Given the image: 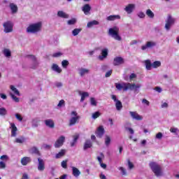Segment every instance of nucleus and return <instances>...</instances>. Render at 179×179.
I'll use <instances>...</instances> for the list:
<instances>
[{
	"instance_id": "62",
	"label": "nucleus",
	"mask_w": 179,
	"mask_h": 179,
	"mask_svg": "<svg viewBox=\"0 0 179 179\" xmlns=\"http://www.w3.org/2000/svg\"><path fill=\"white\" fill-rule=\"evenodd\" d=\"M128 166L129 170H132V169H134V164H132V162H131L129 160L128 161Z\"/></svg>"
},
{
	"instance_id": "45",
	"label": "nucleus",
	"mask_w": 179,
	"mask_h": 179,
	"mask_svg": "<svg viewBox=\"0 0 179 179\" xmlns=\"http://www.w3.org/2000/svg\"><path fill=\"white\" fill-rule=\"evenodd\" d=\"M69 65V61H68V60H63L62 62V66L64 69H66V68H68Z\"/></svg>"
},
{
	"instance_id": "28",
	"label": "nucleus",
	"mask_w": 179,
	"mask_h": 179,
	"mask_svg": "<svg viewBox=\"0 0 179 179\" xmlns=\"http://www.w3.org/2000/svg\"><path fill=\"white\" fill-rule=\"evenodd\" d=\"M79 95L81 96L80 101L83 103V101H85V99L86 97H89V92H79Z\"/></svg>"
},
{
	"instance_id": "36",
	"label": "nucleus",
	"mask_w": 179,
	"mask_h": 179,
	"mask_svg": "<svg viewBox=\"0 0 179 179\" xmlns=\"http://www.w3.org/2000/svg\"><path fill=\"white\" fill-rule=\"evenodd\" d=\"M9 94L12 100H13V101H15V103H19V101H20V99L17 98V96H15L13 92H9Z\"/></svg>"
},
{
	"instance_id": "11",
	"label": "nucleus",
	"mask_w": 179,
	"mask_h": 179,
	"mask_svg": "<svg viewBox=\"0 0 179 179\" xmlns=\"http://www.w3.org/2000/svg\"><path fill=\"white\" fill-rule=\"evenodd\" d=\"M135 8H136V5L134 3H129L124 8V10L128 15H131V13L135 10Z\"/></svg>"
},
{
	"instance_id": "23",
	"label": "nucleus",
	"mask_w": 179,
	"mask_h": 179,
	"mask_svg": "<svg viewBox=\"0 0 179 179\" xmlns=\"http://www.w3.org/2000/svg\"><path fill=\"white\" fill-rule=\"evenodd\" d=\"M82 10L85 15H89L90 10H92V6H90V4H85L82 8Z\"/></svg>"
},
{
	"instance_id": "26",
	"label": "nucleus",
	"mask_w": 179,
	"mask_h": 179,
	"mask_svg": "<svg viewBox=\"0 0 179 179\" xmlns=\"http://www.w3.org/2000/svg\"><path fill=\"white\" fill-rule=\"evenodd\" d=\"M30 162H31V158L29 157H24L21 159V164H22V166H27V164H29Z\"/></svg>"
},
{
	"instance_id": "51",
	"label": "nucleus",
	"mask_w": 179,
	"mask_h": 179,
	"mask_svg": "<svg viewBox=\"0 0 179 179\" xmlns=\"http://www.w3.org/2000/svg\"><path fill=\"white\" fill-rule=\"evenodd\" d=\"M90 103H91V106H94V107H96V106H97V101H96V99L91 97Z\"/></svg>"
},
{
	"instance_id": "64",
	"label": "nucleus",
	"mask_w": 179,
	"mask_h": 179,
	"mask_svg": "<svg viewBox=\"0 0 179 179\" xmlns=\"http://www.w3.org/2000/svg\"><path fill=\"white\" fill-rule=\"evenodd\" d=\"M62 167H63V169H66V167H67L66 161L62 162Z\"/></svg>"
},
{
	"instance_id": "8",
	"label": "nucleus",
	"mask_w": 179,
	"mask_h": 179,
	"mask_svg": "<svg viewBox=\"0 0 179 179\" xmlns=\"http://www.w3.org/2000/svg\"><path fill=\"white\" fill-rule=\"evenodd\" d=\"M65 142V136H60L57 140L55 142V148L58 149L64 145Z\"/></svg>"
},
{
	"instance_id": "50",
	"label": "nucleus",
	"mask_w": 179,
	"mask_h": 179,
	"mask_svg": "<svg viewBox=\"0 0 179 179\" xmlns=\"http://www.w3.org/2000/svg\"><path fill=\"white\" fill-rule=\"evenodd\" d=\"M137 16L138 17H139V19H145V17L146 16V15H145V13H143V11H139L137 13Z\"/></svg>"
},
{
	"instance_id": "61",
	"label": "nucleus",
	"mask_w": 179,
	"mask_h": 179,
	"mask_svg": "<svg viewBox=\"0 0 179 179\" xmlns=\"http://www.w3.org/2000/svg\"><path fill=\"white\" fill-rule=\"evenodd\" d=\"M29 59L31 61H32V62H34V61H37V59L36 58V56H34V55H29Z\"/></svg>"
},
{
	"instance_id": "57",
	"label": "nucleus",
	"mask_w": 179,
	"mask_h": 179,
	"mask_svg": "<svg viewBox=\"0 0 179 179\" xmlns=\"http://www.w3.org/2000/svg\"><path fill=\"white\" fill-rule=\"evenodd\" d=\"M177 131H178V129L177 128H171L170 129V132H171L172 134H176V135H178L177 134Z\"/></svg>"
},
{
	"instance_id": "3",
	"label": "nucleus",
	"mask_w": 179,
	"mask_h": 179,
	"mask_svg": "<svg viewBox=\"0 0 179 179\" xmlns=\"http://www.w3.org/2000/svg\"><path fill=\"white\" fill-rule=\"evenodd\" d=\"M149 166L156 177H162L163 176V169H162V166L159 164L157 162H150Z\"/></svg>"
},
{
	"instance_id": "22",
	"label": "nucleus",
	"mask_w": 179,
	"mask_h": 179,
	"mask_svg": "<svg viewBox=\"0 0 179 179\" xmlns=\"http://www.w3.org/2000/svg\"><path fill=\"white\" fill-rule=\"evenodd\" d=\"M44 122L46 127H48V128L52 129L55 127V123H54V120L51 119L45 120Z\"/></svg>"
},
{
	"instance_id": "46",
	"label": "nucleus",
	"mask_w": 179,
	"mask_h": 179,
	"mask_svg": "<svg viewBox=\"0 0 179 179\" xmlns=\"http://www.w3.org/2000/svg\"><path fill=\"white\" fill-rule=\"evenodd\" d=\"M67 24H69V26L76 24V18H72L71 20H69L67 21Z\"/></svg>"
},
{
	"instance_id": "39",
	"label": "nucleus",
	"mask_w": 179,
	"mask_h": 179,
	"mask_svg": "<svg viewBox=\"0 0 179 179\" xmlns=\"http://www.w3.org/2000/svg\"><path fill=\"white\" fill-rule=\"evenodd\" d=\"M30 152L34 153V155H38L40 156V151H38V148L37 147H33L30 149Z\"/></svg>"
},
{
	"instance_id": "33",
	"label": "nucleus",
	"mask_w": 179,
	"mask_h": 179,
	"mask_svg": "<svg viewBox=\"0 0 179 179\" xmlns=\"http://www.w3.org/2000/svg\"><path fill=\"white\" fill-rule=\"evenodd\" d=\"M3 54L5 57H6V58H10V57L12 56V52H10V50L8 48L3 49Z\"/></svg>"
},
{
	"instance_id": "32",
	"label": "nucleus",
	"mask_w": 179,
	"mask_h": 179,
	"mask_svg": "<svg viewBox=\"0 0 179 179\" xmlns=\"http://www.w3.org/2000/svg\"><path fill=\"white\" fill-rule=\"evenodd\" d=\"M57 16H59V17H63V19H68L69 17V15L64 11H58Z\"/></svg>"
},
{
	"instance_id": "6",
	"label": "nucleus",
	"mask_w": 179,
	"mask_h": 179,
	"mask_svg": "<svg viewBox=\"0 0 179 179\" xmlns=\"http://www.w3.org/2000/svg\"><path fill=\"white\" fill-rule=\"evenodd\" d=\"M4 33H12L13 31V22L7 21L3 24Z\"/></svg>"
},
{
	"instance_id": "5",
	"label": "nucleus",
	"mask_w": 179,
	"mask_h": 179,
	"mask_svg": "<svg viewBox=\"0 0 179 179\" xmlns=\"http://www.w3.org/2000/svg\"><path fill=\"white\" fill-rule=\"evenodd\" d=\"M157 45V43L155 41H148L145 43L141 45L142 51H148V50H152L154 47Z\"/></svg>"
},
{
	"instance_id": "48",
	"label": "nucleus",
	"mask_w": 179,
	"mask_h": 179,
	"mask_svg": "<svg viewBox=\"0 0 179 179\" xmlns=\"http://www.w3.org/2000/svg\"><path fill=\"white\" fill-rule=\"evenodd\" d=\"M99 164L101 163H103V159H104V154H103V152H100V157H96Z\"/></svg>"
},
{
	"instance_id": "15",
	"label": "nucleus",
	"mask_w": 179,
	"mask_h": 179,
	"mask_svg": "<svg viewBox=\"0 0 179 179\" xmlns=\"http://www.w3.org/2000/svg\"><path fill=\"white\" fill-rule=\"evenodd\" d=\"M141 86V84H131L127 83V90H134V92H136L138 89H140Z\"/></svg>"
},
{
	"instance_id": "25",
	"label": "nucleus",
	"mask_w": 179,
	"mask_h": 179,
	"mask_svg": "<svg viewBox=\"0 0 179 179\" xmlns=\"http://www.w3.org/2000/svg\"><path fill=\"white\" fill-rule=\"evenodd\" d=\"M78 139H79V134H76L73 136V140L70 143L71 148H73L78 143Z\"/></svg>"
},
{
	"instance_id": "30",
	"label": "nucleus",
	"mask_w": 179,
	"mask_h": 179,
	"mask_svg": "<svg viewBox=\"0 0 179 179\" xmlns=\"http://www.w3.org/2000/svg\"><path fill=\"white\" fill-rule=\"evenodd\" d=\"M65 153H66V150H61L57 154H56L55 159H61V157H64V156H65Z\"/></svg>"
},
{
	"instance_id": "41",
	"label": "nucleus",
	"mask_w": 179,
	"mask_h": 179,
	"mask_svg": "<svg viewBox=\"0 0 179 179\" xmlns=\"http://www.w3.org/2000/svg\"><path fill=\"white\" fill-rule=\"evenodd\" d=\"M118 171L121 172L122 176H127V169L122 166H119Z\"/></svg>"
},
{
	"instance_id": "58",
	"label": "nucleus",
	"mask_w": 179,
	"mask_h": 179,
	"mask_svg": "<svg viewBox=\"0 0 179 179\" xmlns=\"http://www.w3.org/2000/svg\"><path fill=\"white\" fill-rule=\"evenodd\" d=\"M112 73H113V70H110L107 71L105 74L106 78H110Z\"/></svg>"
},
{
	"instance_id": "42",
	"label": "nucleus",
	"mask_w": 179,
	"mask_h": 179,
	"mask_svg": "<svg viewBox=\"0 0 179 179\" xmlns=\"http://www.w3.org/2000/svg\"><path fill=\"white\" fill-rule=\"evenodd\" d=\"M80 31H82V29L76 28L72 31V35L76 36L78 34H79V33H80Z\"/></svg>"
},
{
	"instance_id": "19",
	"label": "nucleus",
	"mask_w": 179,
	"mask_h": 179,
	"mask_svg": "<svg viewBox=\"0 0 179 179\" xmlns=\"http://www.w3.org/2000/svg\"><path fill=\"white\" fill-rule=\"evenodd\" d=\"M96 135L97 138H103V135H104V127L103 126H99L97 128Z\"/></svg>"
},
{
	"instance_id": "44",
	"label": "nucleus",
	"mask_w": 179,
	"mask_h": 179,
	"mask_svg": "<svg viewBox=\"0 0 179 179\" xmlns=\"http://www.w3.org/2000/svg\"><path fill=\"white\" fill-rule=\"evenodd\" d=\"M64 55V53H62V52H55L52 55V57L53 58H59L61 57H62Z\"/></svg>"
},
{
	"instance_id": "31",
	"label": "nucleus",
	"mask_w": 179,
	"mask_h": 179,
	"mask_svg": "<svg viewBox=\"0 0 179 179\" xmlns=\"http://www.w3.org/2000/svg\"><path fill=\"white\" fill-rule=\"evenodd\" d=\"M10 89L12 91L11 93H13L15 94V96H20V92H19V90L15 88V86L10 85Z\"/></svg>"
},
{
	"instance_id": "53",
	"label": "nucleus",
	"mask_w": 179,
	"mask_h": 179,
	"mask_svg": "<svg viewBox=\"0 0 179 179\" xmlns=\"http://www.w3.org/2000/svg\"><path fill=\"white\" fill-rule=\"evenodd\" d=\"M100 115H101L100 112H95V113H92V118L94 120H96V118H99V117H100Z\"/></svg>"
},
{
	"instance_id": "34",
	"label": "nucleus",
	"mask_w": 179,
	"mask_h": 179,
	"mask_svg": "<svg viewBox=\"0 0 179 179\" xmlns=\"http://www.w3.org/2000/svg\"><path fill=\"white\" fill-rule=\"evenodd\" d=\"M145 15H148V17L150 19H154L155 18V13L152 11L150 9H147L145 11Z\"/></svg>"
},
{
	"instance_id": "10",
	"label": "nucleus",
	"mask_w": 179,
	"mask_h": 179,
	"mask_svg": "<svg viewBox=\"0 0 179 179\" xmlns=\"http://www.w3.org/2000/svg\"><path fill=\"white\" fill-rule=\"evenodd\" d=\"M115 86L117 90H124V92H127L128 90V83H115Z\"/></svg>"
},
{
	"instance_id": "55",
	"label": "nucleus",
	"mask_w": 179,
	"mask_h": 179,
	"mask_svg": "<svg viewBox=\"0 0 179 179\" xmlns=\"http://www.w3.org/2000/svg\"><path fill=\"white\" fill-rule=\"evenodd\" d=\"M163 138V133H162V132H159V133H157V134H156V136H155V138L156 139H162Z\"/></svg>"
},
{
	"instance_id": "21",
	"label": "nucleus",
	"mask_w": 179,
	"mask_h": 179,
	"mask_svg": "<svg viewBox=\"0 0 179 179\" xmlns=\"http://www.w3.org/2000/svg\"><path fill=\"white\" fill-rule=\"evenodd\" d=\"M52 71L54 72H56V73H62V69L58 66L57 64H52L51 66Z\"/></svg>"
},
{
	"instance_id": "35",
	"label": "nucleus",
	"mask_w": 179,
	"mask_h": 179,
	"mask_svg": "<svg viewBox=\"0 0 179 179\" xmlns=\"http://www.w3.org/2000/svg\"><path fill=\"white\" fill-rule=\"evenodd\" d=\"M38 65H39L38 61L35 60L30 64L29 68L31 69H37V68H38Z\"/></svg>"
},
{
	"instance_id": "18",
	"label": "nucleus",
	"mask_w": 179,
	"mask_h": 179,
	"mask_svg": "<svg viewBox=\"0 0 179 179\" xmlns=\"http://www.w3.org/2000/svg\"><path fill=\"white\" fill-rule=\"evenodd\" d=\"M40 122H41V120L39 117L33 118L31 121L32 128H37L40 125Z\"/></svg>"
},
{
	"instance_id": "12",
	"label": "nucleus",
	"mask_w": 179,
	"mask_h": 179,
	"mask_svg": "<svg viewBox=\"0 0 179 179\" xmlns=\"http://www.w3.org/2000/svg\"><path fill=\"white\" fill-rule=\"evenodd\" d=\"M43 170H45V162L44 159L39 157L38 158V171H43Z\"/></svg>"
},
{
	"instance_id": "1",
	"label": "nucleus",
	"mask_w": 179,
	"mask_h": 179,
	"mask_svg": "<svg viewBox=\"0 0 179 179\" xmlns=\"http://www.w3.org/2000/svg\"><path fill=\"white\" fill-rule=\"evenodd\" d=\"M43 23L41 22H38L29 24L27 27L26 31L27 33H28V34H36V33H39V31H41Z\"/></svg>"
},
{
	"instance_id": "20",
	"label": "nucleus",
	"mask_w": 179,
	"mask_h": 179,
	"mask_svg": "<svg viewBox=\"0 0 179 179\" xmlns=\"http://www.w3.org/2000/svg\"><path fill=\"white\" fill-rule=\"evenodd\" d=\"M9 8L13 15L16 14V13L19 10V8H17V5L15 4V3H10Z\"/></svg>"
},
{
	"instance_id": "40",
	"label": "nucleus",
	"mask_w": 179,
	"mask_h": 179,
	"mask_svg": "<svg viewBox=\"0 0 179 179\" xmlns=\"http://www.w3.org/2000/svg\"><path fill=\"white\" fill-rule=\"evenodd\" d=\"M111 143V137L110 136H105V145L106 146H110Z\"/></svg>"
},
{
	"instance_id": "2",
	"label": "nucleus",
	"mask_w": 179,
	"mask_h": 179,
	"mask_svg": "<svg viewBox=\"0 0 179 179\" xmlns=\"http://www.w3.org/2000/svg\"><path fill=\"white\" fill-rule=\"evenodd\" d=\"M108 33L112 38H114L117 41H121L122 40V38L120 36V28L117 26L110 28Z\"/></svg>"
},
{
	"instance_id": "14",
	"label": "nucleus",
	"mask_w": 179,
	"mask_h": 179,
	"mask_svg": "<svg viewBox=\"0 0 179 179\" xmlns=\"http://www.w3.org/2000/svg\"><path fill=\"white\" fill-rule=\"evenodd\" d=\"M10 129L11 130V136L15 138L17 135V127L15 123H10Z\"/></svg>"
},
{
	"instance_id": "4",
	"label": "nucleus",
	"mask_w": 179,
	"mask_h": 179,
	"mask_svg": "<svg viewBox=\"0 0 179 179\" xmlns=\"http://www.w3.org/2000/svg\"><path fill=\"white\" fill-rule=\"evenodd\" d=\"M176 23V18L173 17L171 15H168L166 20H165V27L164 29L166 31H170L171 27L174 26Z\"/></svg>"
},
{
	"instance_id": "43",
	"label": "nucleus",
	"mask_w": 179,
	"mask_h": 179,
	"mask_svg": "<svg viewBox=\"0 0 179 179\" xmlns=\"http://www.w3.org/2000/svg\"><path fill=\"white\" fill-rule=\"evenodd\" d=\"M115 107L116 110H117V111H120L121 108H122V103H121L120 101H117L115 102Z\"/></svg>"
},
{
	"instance_id": "38",
	"label": "nucleus",
	"mask_w": 179,
	"mask_h": 179,
	"mask_svg": "<svg viewBox=\"0 0 179 179\" xmlns=\"http://www.w3.org/2000/svg\"><path fill=\"white\" fill-rule=\"evenodd\" d=\"M97 24H99V22L96 20H93L87 23V27H89V28L93 27V26H96Z\"/></svg>"
},
{
	"instance_id": "47",
	"label": "nucleus",
	"mask_w": 179,
	"mask_h": 179,
	"mask_svg": "<svg viewBox=\"0 0 179 179\" xmlns=\"http://www.w3.org/2000/svg\"><path fill=\"white\" fill-rule=\"evenodd\" d=\"M162 65V62H160V61H156L154 62L153 64H152V68H159V66H161Z\"/></svg>"
},
{
	"instance_id": "24",
	"label": "nucleus",
	"mask_w": 179,
	"mask_h": 179,
	"mask_svg": "<svg viewBox=\"0 0 179 179\" xmlns=\"http://www.w3.org/2000/svg\"><path fill=\"white\" fill-rule=\"evenodd\" d=\"M120 19H121V16L120 15H109L106 17V20H108V22H114V20H120Z\"/></svg>"
},
{
	"instance_id": "37",
	"label": "nucleus",
	"mask_w": 179,
	"mask_h": 179,
	"mask_svg": "<svg viewBox=\"0 0 179 179\" xmlns=\"http://www.w3.org/2000/svg\"><path fill=\"white\" fill-rule=\"evenodd\" d=\"M145 68L148 71H150L152 69V63L150 62V59H147L145 62Z\"/></svg>"
},
{
	"instance_id": "60",
	"label": "nucleus",
	"mask_w": 179,
	"mask_h": 179,
	"mask_svg": "<svg viewBox=\"0 0 179 179\" xmlns=\"http://www.w3.org/2000/svg\"><path fill=\"white\" fill-rule=\"evenodd\" d=\"M1 160H5L6 162H7V160L9 159V157H8V155H2L0 157Z\"/></svg>"
},
{
	"instance_id": "59",
	"label": "nucleus",
	"mask_w": 179,
	"mask_h": 179,
	"mask_svg": "<svg viewBox=\"0 0 179 179\" xmlns=\"http://www.w3.org/2000/svg\"><path fill=\"white\" fill-rule=\"evenodd\" d=\"M64 104H65V101H64L63 99H62L61 101H59V103L57 104V107H62V106H64Z\"/></svg>"
},
{
	"instance_id": "49",
	"label": "nucleus",
	"mask_w": 179,
	"mask_h": 179,
	"mask_svg": "<svg viewBox=\"0 0 179 179\" xmlns=\"http://www.w3.org/2000/svg\"><path fill=\"white\" fill-rule=\"evenodd\" d=\"M8 110L5 108H0V115H6Z\"/></svg>"
},
{
	"instance_id": "63",
	"label": "nucleus",
	"mask_w": 179,
	"mask_h": 179,
	"mask_svg": "<svg viewBox=\"0 0 179 179\" xmlns=\"http://www.w3.org/2000/svg\"><path fill=\"white\" fill-rule=\"evenodd\" d=\"M126 131H129V132H130V134H131L133 135V134H134V129L132 128H129V127H125Z\"/></svg>"
},
{
	"instance_id": "7",
	"label": "nucleus",
	"mask_w": 179,
	"mask_h": 179,
	"mask_svg": "<svg viewBox=\"0 0 179 179\" xmlns=\"http://www.w3.org/2000/svg\"><path fill=\"white\" fill-rule=\"evenodd\" d=\"M71 115L73 116L69 120V127H72L78 122V120L80 119V116L78 115V113L76 111H72Z\"/></svg>"
},
{
	"instance_id": "56",
	"label": "nucleus",
	"mask_w": 179,
	"mask_h": 179,
	"mask_svg": "<svg viewBox=\"0 0 179 179\" xmlns=\"http://www.w3.org/2000/svg\"><path fill=\"white\" fill-rule=\"evenodd\" d=\"M6 169V164L3 162V161L0 162V169Z\"/></svg>"
},
{
	"instance_id": "29",
	"label": "nucleus",
	"mask_w": 179,
	"mask_h": 179,
	"mask_svg": "<svg viewBox=\"0 0 179 179\" xmlns=\"http://www.w3.org/2000/svg\"><path fill=\"white\" fill-rule=\"evenodd\" d=\"M72 171H73V176L76 178H78L80 176V171H79V169H78V168L75 167V166H72Z\"/></svg>"
},
{
	"instance_id": "54",
	"label": "nucleus",
	"mask_w": 179,
	"mask_h": 179,
	"mask_svg": "<svg viewBox=\"0 0 179 179\" xmlns=\"http://www.w3.org/2000/svg\"><path fill=\"white\" fill-rule=\"evenodd\" d=\"M15 118H16L18 121H20V122L23 121V117H22V115H20V114H19V113H16V114H15Z\"/></svg>"
},
{
	"instance_id": "9",
	"label": "nucleus",
	"mask_w": 179,
	"mask_h": 179,
	"mask_svg": "<svg viewBox=\"0 0 179 179\" xmlns=\"http://www.w3.org/2000/svg\"><path fill=\"white\" fill-rule=\"evenodd\" d=\"M78 75L83 78L85 75H89L90 73V69L87 68L80 67L78 69Z\"/></svg>"
},
{
	"instance_id": "52",
	"label": "nucleus",
	"mask_w": 179,
	"mask_h": 179,
	"mask_svg": "<svg viewBox=\"0 0 179 179\" xmlns=\"http://www.w3.org/2000/svg\"><path fill=\"white\" fill-rule=\"evenodd\" d=\"M24 142V138L23 137H20L15 138V143H23Z\"/></svg>"
},
{
	"instance_id": "17",
	"label": "nucleus",
	"mask_w": 179,
	"mask_h": 179,
	"mask_svg": "<svg viewBox=\"0 0 179 179\" xmlns=\"http://www.w3.org/2000/svg\"><path fill=\"white\" fill-rule=\"evenodd\" d=\"M124 59L121 57H115L113 59V65L115 66H118L120 65H122V64H124Z\"/></svg>"
},
{
	"instance_id": "27",
	"label": "nucleus",
	"mask_w": 179,
	"mask_h": 179,
	"mask_svg": "<svg viewBox=\"0 0 179 179\" xmlns=\"http://www.w3.org/2000/svg\"><path fill=\"white\" fill-rule=\"evenodd\" d=\"M92 146L93 144L92 143V141L90 140H86L83 145V149L84 150H87V149H90Z\"/></svg>"
},
{
	"instance_id": "16",
	"label": "nucleus",
	"mask_w": 179,
	"mask_h": 179,
	"mask_svg": "<svg viewBox=\"0 0 179 179\" xmlns=\"http://www.w3.org/2000/svg\"><path fill=\"white\" fill-rule=\"evenodd\" d=\"M101 55H99L98 57V59H99V61H103V59H106V58H107L108 55V49L107 48H104L101 50Z\"/></svg>"
},
{
	"instance_id": "13",
	"label": "nucleus",
	"mask_w": 179,
	"mask_h": 179,
	"mask_svg": "<svg viewBox=\"0 0 179 179\" xmlns=\"http://www.w3.org/2000/svg\"><path fill=\"white\" fill-rule=\"evenodd\" d=\"M129 114L133 120H136V121H142L143 120V117L136 112L129 111Z\"/></svg>"
}]
</instances>
